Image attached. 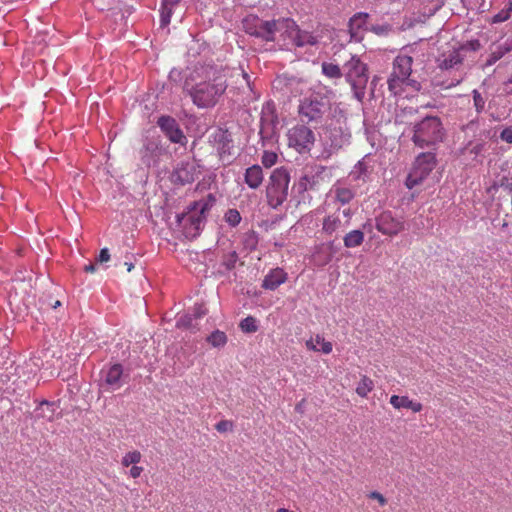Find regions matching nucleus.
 <instances>
[{
	"instance_id": "13d9d810",
	"label": "nucleus",
	"mask_w": 512,
	"mask_h": 512,
	"mask_svg": "<svg viewBox=\"0 0 512 512\" xmlns=\"http://www.w3.org/2000/svg\"><path fill=\"white\" fill-rule=\"evenodd\" d=\"M59 305H60V301H57V302L55 303V306H54V307H57V306H59Z\"/></svg>"
},
{
	"instance_id": "2f4dec72",
	"label": "nucleus",
	"mask_w": 512,
	"mask_h": 512,
	"mask_svg": "<svg viewBox=\"0 0 512 512\" xmlns=\"http://www.w3.org/2000/svg\"><path fill=\"white\" fill-rule=\"evenodd\" d=\"M239 327L244 333H255L258 330L257 320L252 316H248L241 320Z\"/></svg>"
},
{
	"instance_id": "473e14b6",
	"label": "nucleus",
	"mask_w": 512,
	"mask_h": 512,
	"mask_svg": "<svg viewBox=\"0 0 512 512\" xmlns=\"http://www.w3.org/2000/svg\"><path fill=\"white\" fill-rule=\"evenodd\" d=\"M278 155L272 151H264L261 157V163L264 167L270 168L276 164Z\"/></svg>"
},
{
	"instance_id": "3c124183",
	"label": "nucleus",
	"mask_w": 512,
	"mask_h": 512,
	"mask_svg": "<svg viewBox=\"0 0 512 512\" xmlns=\"http://www.w3.org/2000/svg\"><path fill=\"white\" fill-rule=\"evenodd\" d=\"M125 266L127 267V272H131L134 268V265L131 262H125Z\"/></svg>"
},
{
	"instance_id": "f03ea898",
	"label": "nucleus",
	"mask_w": 512,
	"mask_h": 512,
	"mask_svg": "<svg viewBox=\"0 0 512 512\" xmlns=\"http://www.w3.org/2000/svg\"><path fill=\"white\" fill-rule=\"evenodd\" d=\"M215 198L209 194L207 198L193 203L187 213L177 215V222L183 228L187 238H195L206 219V213L212 208Z\"/></svg>"
},
{
	"instance_id": "4be33fe9",
	"label": "nucleus",
	"mask_w": 512,
	"mask_h": 512,
	"mask_svg": "<svg viewBox=\"0 0 512 512\" xmlns=\"http://www.w3.org/2000/svg\"><path fill=\"white\" fill-rule=\"evenodd\" d=\"M438 61L440 69L449 70L461 65L463 62V56L459 50L454 49L449 51L447 54H443Z\"/></svg>"
},
{
	"instance_id": "6ab92c4d",
	"label": "nucleus",
	"mask_w": 512,
	"mask_h": 512,
	"mask_svg": "<svg viewBox=\"0 0 512 512\" xmlns=\"http://www.w3.org/2000/svg\"><path fill=\"white\" fill-rule=\"evenodd\" d=\"M348 226V221L343 222L339 214H331L324 218L322 230L328 235L343 230Z\"/></svg>"
},
{
	"instance_id": "f3484780",
	"label": "nucleus",
	"mask_w": 512,
	"mask_h": 512,
	"mask_svg": "<svg viewBox=\"0 0 512 512\" xmlns=\"http://www.w3.org/2000/svg\"><path fill=\"white\" fill-rule=\"evenodd\" d=\"M264 180V174L260 165H252L248 167L244 173V182L250 189H258Z\"/></svg>"
},
{
	"instance_id": "6e6552de",
	"label": "nucleus",
	"mask_w": 512,
	"mask_h": 512,
	"mask_svg": "<svg viewBox=\"0 0 512 512\" xmlns=\"http://www.w3.org/2000/svg\"><path fill=\"white\" fill-rule=\"evenodd\" d=\"M436 164L435 155L431 152L421 153L415 160L412 171L409 173L406 186L412 189L420 184L427 175L434 169Z\"/></svg>"
},
{
	"instance_id": "a211bd4d",
	"label": "nucleus",
	"mask_w": 512,
	"mask_h": 512,
	"mask_svg": "<svg viewBox=\"0 0 512 512\" xmlns=\"http://www.w3.org/2000/svg\"><path fill=\"white\" fill-rule=\"evenodd\" d=\"M305 346L310 351L321 352L323 354H330L333 350V344L327 341L321 334L311 336L306 340Z\"/></svg>"
},
{
	"instance_id": "cd10ccee",
	"label": "nucleus",
	"mask_w": 512,
	"mask_h": 512,
	"mask_svg": "<svg viewBox=\"0 0 512 512\" xmlns=\"http://www.w3.org/2000/svg\"><path fill=\"white\" fill-rule=\"evenodd\" d=\"M206 341L215 348H221L227 344L228 338L225 332L215 330L206 338Z\"/></svg>"
},
{
	"instance_id": "412c9836",
	"label": "nucleus",
	"mask_w": 512,
	"mask_h": 512,
	"mask_svg": "<svg viewBox=\"0 0 512 512\" xmlns=\"http://www.w3.org/2000/svg\"><path fill=\"white\" fill-rule=\"evenodd\" d=\"M390 404L395 409L406 408L412 410L415 413L420 412L423 408L420 402L410 400L407 396L392 395L390 397Z\"/></svg>"
},
{
	"instance_id": "de8ad7c7",
	"label": "nucleus",
	"mask_w": 512,
	"mask_h": 512,
	"mask_svg": "<svg viewBox=\"0 0 512 512\" xmlns=\"http://www.w3.org/2000/svg\"><path fill=\"white\" fill-rule=\"evenodd\" d=\"M84 271L87 273H94L96 271V265L93 263L85 265Z\"/></svg>"
},
{
	"instance_id": "c03bdc74",
	"label": "nucleus",
	"mask_w": 512,
	"mask_h": 512,
	"mask_svg": "<svg viewBox=\"0 0 512 512\" xmlns=\"http://www.w3.org/2000/svg\"><path fill=\"white\" fill-rule=\"evenodd\" d=\"M508 18H509V12L501 11L498 14L494 15L493 23H501V22L506 21Z\"/></svg>"
},
{
	"instance_id": "8fccbe9b",
	"label": "nucleus",
	"mask_w": 512,
	"mask_h": 512,
	"mask_svg": "<svg viewBox=\"0 0 512 512\" xmlns=\"http://www.w3.org/2000/svg\"><path fill=\"white\" fill-rule=\"evenodd\" d=\"M239 75L243 78V80L246 82V84H249V76L247 73H245L243 70L241 71V73H239Z\"/></svg>"
},
{
	"instance_id": "5fc2aeb1",
	"label": "nucleus",
	"mask_w": 512,
	"mask_h": 512,
	"mask_svg": "<svg viewBox=\"0 0 512 512\" xmlns=\"http://www.w3.org/2000/svg\"><path fill=\"white\" fill-rule=\"evenodd\" d=\"M296 411H300L301 409V404H297L296 407H295Z\"/></svg>"
},
{
	"instance_id": "2eb2a0df",
	"label": "nucleus",
	"mask_w": 512,
	"mask_h": 512,
	"mask_svg": "<svg viewBox=\"0 0 512 512\" xmlns=\"http://www.w3.org/2000/svg\"><path fill=\"white\" fill-rule=\"evenodd\" d=\"M368 19L369 14L365 12L356 13L350 18L349 32L352 40L359 42L363 39V31L369 30Z\"/></svg>"
},
{
	"instance_id": "5701e85b",
	"label": "nucleus",
	"mask_w": 512,
	"mask_h": 512,
	"mask_svg": "<svg viewBox=\"0 0 512 512\" xmlns=\"http://www.w3.org/2000/svg\"><path fill=\"white\" fill-rule=\"evenodd\" d=\"M56 409V404L48 401L41 402L38 407V410L40 411L39 415L49 422H53L61 417V414L57 413Z\"/></svg>"
},
{
	"instance_id": "c756f323",
	"label": "nucleus",
	"mask_w": 512,
	"mask_h": 512,
	"mask_svg": "<svg viewBox=\"0 0 512 512\" xmlns=\"http://www.w3.org/2000/svg\"><path fill=\"white\" fill-rule=\"evenodd\" d=\"M142 459V454L138 450H132L127 452L121 460L123 467H129L130 465L138 464Z\"/></svg>"
},
{
	"instance_id": "864d4df0",
	"label": "nucleus",
	"mask_w": 512,
	"mask_h": 512,
	"mask_svg": "<svg viewBox=\"0 0 512 512\" xmlns=\"http://www.w3.org/2000/svg\"><path fill=\"white\" fill-rule=\"evenodd\" d=\"M231 257L233 258V263L231 266H234V263L236 262V254L235 252L231 255Z\"/></svg>"
},
{
	"instance_id": "39448f33",
	"label": "nucleus",
	"mask_w": 512,
	"mask_h": 512,
	"mask_svg": "<svg viewBox=\"0 0 512 512\" xmlns=\"http://www.w3.org/2000/svg\"><path fill=\"white\" fill-rule=\"evenodd\" d=\"M343 69L346 81L351 85L355 97L362 100L369 78L366 64L358 57L352 56L344 64Z\"/></svg>"
},
{
	"instance_id": "423d86ee",
	"label": "nucleus",
	"mask_w": 512,
	"mask_h": 512,
	"mask_svg": "<svg viewBox=\"0 0 512 512\" xmlns=\"http://www.w3.org/2000/svg\"><path fill=\"white\" fill-rule=\"evenodd\" d=\"M413 58L406 54H399L393 61L392 72L388 78V89L394 95L401 92L402 85L410 84Z\"/></svg>"
},
{
	"instance_id": "7c9ffc66",
	"label": "nucleus",
	"mask_w": 512,
	"mask_h": 512,
	"mask_svg": "<svg viewBox=\"0 0 512 512\" xmlns=\"http://www.w3.org/2000/svg\"><path fill=\"white\" fill-rule=\"evenodd\" d=\"M335 196L341 204H347L354 198V192L345 187H338L335 189Z\"/></svg>"
},
{
	"instance_id": "79ce46f5",
	"label": "nucleus",
	"mask_w": 512,
	"mask_h": 512,
	"mask_svg": "<svg viewBox=\"0 0 512 512\" xmlns=\"http://www.w3.org/2000/svg\"><path fill=\"white\" fill-rule=\"evenodd\" d=\"M500 138L503 141L511 144L512 143V126L506 127L505 129H503L500 134Z\"/></svg>"
},
{
	"instance_id": "ea45409f",
	"label": "nucleus",
	"mask_w": 512,
	"mask_h": 512,
	"mask_svg": "<svg viewBox=\"0 0 512 512\" xmlns=\"http://www.w3.org/2000/svg\"><path fill=\"white\" fill-rule=\"evenodd\" d=\"M207 314V309L202 304H196L193 309V314L191 316L193 319L201 318Z\"/></svg>"
},
{
	"instance_id": "09e8293b",
	"label": "nucleus",
	"mask_w": 512,
	"mask_h": 512,
	"mask_svg": "<svg viewBox=\"0 0 512 512\" xmlns=\"http://www.w3.org/2000/svg\"><path fill=\"white\" fill-rule=\"evenodd\" d=\"M342 213H343L344 217L346 218L345 221L349 222L350 217H351V210L349 208H346V209L343 210Z\"/></svg>"
},
{
	"instance_id": "f257e3e1",
	"label": "nucleus",
	"mask_w": 512,
	"mask_h": 512,
	"mask_svg": "<svg viewBox=\"0 0 512 512\" xmlns=\"http://www.w3.org/2000/svg\"><path fill=\"white\" fill-rule=\"evenodd\" d=\"M196 73L199 80L191 87L186 82L184 91L188 93L193 104L198 108H212L218 103L228 87L227 70L207 66L201 67Z\"/></svg>"
},
{
	"instance_id": "393cba45",
	"label": "nucleus",
	"mask_w": 512,
	"mask_h": 512,
	"mask_svg": "<svg viewBox=\"0 0 512 512\" xmlns=\"http://www.w3.org/2000/svg\"><path fill=\"white\" fill-rule=\"evenodd\" d=\"M374 387V381L370 377L367 375H361L355 391L358 396L367 398L369 393L373 391Z\"/></svg>"
},
{
	"instance_id": "e433bc0d",
	"label": "nucleus",
	"mask_w": 512,
	"mask_h": 512,
	"mask_svg": "<svg viewBox=\"0 0 512 512\" xmlns=\"http://www.w3.org/2000/svg\"><path fill=\"white\" fill-rule=\"evenodd\" d=\"M286 86L291 90V92H297V93H301L302 92V89H297L298 86H303L305 84V82L301 79H296V78H288L286 79Z\"/></svg>"
},
{
	"instance_id": "aec40b11",
	"label": "nucleus",
	"mask_w": 512,
	"mask_h": 512,
	"mask_svg": "<svg viewBox=\"0 0 512 512\" xmlns=\"http://www.w3.org/2000/svg\"><path fill=\"white\" fill-rule=\"evenodd\" d=\"M284 21H293V20L290 18H280L278 20H271V23L274 24L271 27V30H272V41L271 42L277 40V37H276L277 33H279V36L284 41V45H289L293 41L294 35L288 29L281 27L283 25L281 22H284Z\"/></svg>"
},
{
	"instance_id": "9b49d317",
	"label": "nucleus",
	"mask_w": 512,
	"mask_h": 512,
	"mask_svg": "<svg viewBox=\"0 0 512 512\" xmlns=\"http://www.w3.org/2000/svg\"><path fill=\"white\" fill-rule=\"evenodd\" d=\"M273 25L271 21H264L256 16H248L243 21V27L248 34L261 38L266 42L272 41L271 27Z\"/></svg>"
},
{
	"instance_id": "0eeeda50",
	"label": "nucleus",
	"mask_w": 512,
	"mask_h": 512,
	"mask_svg": "<svg viewBox=\"0 0 512 512\" xmlns=\"http://www.w3.org/2000/svg\"><path fill=\"white\" fill-rule=\"evenodd\" d=\"M329 108V98L320 93H312L304 98L298 107V112L302 120L309 122L320 121Z\"/></svg>"
},
{
	"instance_id": "4d7b16f0",
	"label": "nucleus",
	"mask_w": 512,
	"mask_h": 512,
	"mask_svg": "<svg viewBox=\"0 0 512 512\" xmlns=\"http://www.w3.org/2000/svg\"><path fill=\"white\" fill-rule=\"evenodd\" d=\"M145 157H146V156H145V155H143V161H144V163L149 164V161L145 160Z\"/></svg>"
},
{
	"instance_id": "9d476101",
	"label": "nucleus",
	"mask_w": 512,
	"mask_h": 512,
	"mask_svg": "<svg viewBox=\"0 0 512 512\" xmlns=\"http://www.w3.org/2000/svg\"><path fill=\"white\" fill-rule=\"evenodd\" d=\"M375 228L384 236L395 237L405 230V220L391 211H383L375 218Z\"/></svg>"
},
{
	"instance_id": "c9c22d12",
	"label": "nucleus",
	"mask_w": 512,
	"mask_h": 512,
	"mask_svg": "<svg viewBox=\"0 0 512 512\" xmlns=\"http://www.w3.org/2000/svg\"><path fill=\"white\" fill-rule=\"evenodd\" d=\"M474 107L478 113L482 112L485 107V99L478 90H473Z\"/></svg>"
},
{
	"instance_id": "4c0bfd02",
	"label": "nucleus",
	"mask_w": 512,
	"mask_h": 512,
	"mask_svg": "<svg viewBox=\"0 0 512 512\" xmlns=\"http://www.w3.org/2000/svg\"><path fill=\"white\" fill-rule=\"evenodd\" d=\"M192 321H193V317L190 314H186V315L181 316L177 320L176 326L179 328L189 329V328L193 327Z\"/></svg>"
},
{
	"instance_id": "1a4fd4ad",
	"label": "nucleus",
	"mask_w": 512,
	"mask_h": 512,
	"mask_svg": "<svg viewBox=\"0 0 512 512\" xmlns=\"http://www.w3.org/2000/svg\"><path fill=\"white\" fill-rule=\"evenodd\" d=\"M288 144L297 152H309L315 142L314 132L305 125H296L288 130Z\"/></svg>"
},
{
	"instance_id": "bb28decb",
	"label": "nucleus",
	"mask_w": 512,
	"mask_h": 512,
	"mask_svg": "<svg viewBox=\"0 0 512 512\" xmlns=\"http://www.w3.org/2000/svg\"><path fill=\"white\" fill-rule=\"evenodd\" d=\"M364 241V233L361 230H352L348 232L344 238V246L347 248H355L360 246Z\"/></svg>"
},
{
	"instance_id": "a878e982",
	"label": "nucleus",
	"mask_w": 512,
	"mask_h": 512,
	"mask_svg": "<svg viewBox=\"0 0 512 512\" xmlns=\"http://www.w3.org/2000/svg\"><path fill=\"white\" fill-rule=\"evenodd\" d=\"M180 1L181 0H162L161 24L163 26H166L170 23L173 9Z\"/></svg>"
},
{
	"instance_id": "6e6d98bb",
	"label": "nucleus",
	"mask_w": 512,
	"mask_h": 512,
	"mask_svg": "<svg viewBox=\"0 0 512 512\" xmlns=\"http://www.w3.org/2000/svg\"><path fill=\"white\" fill-rule=\"evenodd\" d=\"M229 263H233V259H232V260H229ZM231 265H232V264H228V265H227V267H228V268H231V267H232Z\"/></svg>"
},
{
	"instance_id": "dca6fc26",
	"label": "nucleus",
	"mask_w": 512,
	"mask_h": 512,
	"mask_svg": "<svg viewBox=\"0 0 512 512\" xmlns=\"http://www.w3.org/2000/svg\"><path fill=\"white\" fill-rule=\"evenodd\" d=\"M286 280L287 273L282 268H274L264 277L262 287L267 290H275Z\"/></svg>"
},
{
	"instance_id": "f704fd0d",
	"label": "nucleus",
	"mask_w": 512,
	"mask_h": 512,
	"mask_svg": "<svg viewBox=\"0 0 512 512\" xmlns=\"http://www.w3.org/2000/svg\"><path fill=\"white\" fill-rule=\"evenodd\" d=\"M369 30L378 36H387L392 31V27L389 24H377L371 25Z\"/></svg>"
},
{
	"instance_id": "603ef678",
	"label": "nucleus",
	"mask_w": 512,
	"mask_h": 512,
	"mask_svg": "<svg viewBox=\"0 0 512 512\" xmlns=\"http://www.w3.org/2000/svg\"><path fill=\"white\" fill-rule=\"evenodd\" d=\"M276 512H294V511H291V510L286 509V508H279V509H277Z\"/></svg>"
},
{
	"instance_id": "58836bf2",
	"label": "nucleus",
	"mask_w": 512,
	"mask_h": 512,
	"mask_svg": "<svg viewBox=\"0 0 512 512\" xmlns=\"http://www.w3.org/2000/svg\"><path fill=\"white\" fill-rule=\"evenodd\" d=\"M215 428L218 432L224 433L232 430L233 423L229 420H221L216 424Z\"/></svg>"
},
{
	"instance_id": "f8f14e48",
	"label": "nucleus",
	"mask_w": 512,
	"mask_h": 512,
	"mask_svg": "<svg viewBox=\"0 0 512 512\" xmlns=\"http://www.w3.org/2000/svg\"><path fill=\"white\" fill-rule=\"evenodd\" d=\"M157 125L172 143L186 145L187 138L173 117L161 116L157 120Z\"/></svg>"
},
{
	"instance_id": "4468645a",
	"label": "nucleus",
	"mask_w": 512,
	"mask_h": 512,
	"mask_svg": "<svg viewBox=\"0 0 512 512\" xmlns=\"http://www.w3.org/2000/svg\"><path fill=\"white\" fill-rule=\"evenodd\" d=\"M282 28L288 29L293 35L294 39L291 42L292 45L302 47L304 45L316 44V38L309 32L301 31L295 21H284L281 22Z\"/></svg>"
},
{
	"instance_id": "b1692460",
	"label": "nucleus",
	"mask_w": 512,
	"mask_h": 512,
	"mask_svg": "<svg viewBox=\"0 0 512 512\" xmlns=\"http://www.w3.org/2000/svg\"><path fill=\"white\" fill-rule=\"evenodd\" d=\"M122 374V366L120 364H114L108 369L105 382L111 386L112 389H117L121 386L120 379Z\"/></svg>"
},
{
	"instance_id": "49530a36",
	"label": "nucleus",
	"mask_w": 512,
	"mask_h": 512,
	"mask_svg": "<svg viewBox=\"0 0 512 512\" xmlns=\"http://www.w3.org/2000/svg\"><path fill=\"white\" fill-rule=\"evenodd\" d=\"M143 467H140V466H137L136 465H133L129 471V475L130 477H132L133 479H136L138 477L141 476L142 472H143Z\"/></svg>"
},
{
	"instance_id": "72a5a7b5",
	"label": "nucleus",
	"mask_w": 512,
	"mask_h": 512,
	"mask_svg": "<svg viewBox=\"0 0 512 512\" xmlns=\"http://www.w3.org/2000/svg\"><path fill=\"white\" fill-rule=\"evenodd\" d=\"M224 218L225 221L233 227L237 226L241 221V215L237 209H229L225 213Z\"/></svg>"
},
{
	"instance_id": "7ed1b4c3",
	"label": "nucleus",
	"mask_w": 512,
	"mask_h": 512,
	"mask_svg": "<svg viewBox=\"0 0 512 512\" xmlns=\"http://www.w3.org/2000/svg\"><path fill=\"white\" fill-rule=\"evenodd\" d=\"M445 132L437 116H427L414 126L413 142L420 148L434 146L441 142Z\"/></svg>"
},
{
	"instance_id": "ddd939ff",
	"label": "nucleus",
	"mask_w": 512,
	"mask_h": 512,
	"mask_svg": "<svg viewBox=\"0 0 512 512\" xmlns=\"http://www.w3.org/2000/svg\"><path fill=\"white\" fill-rule=\"evenodd\" d=\"M327 117L325 126L327 129L339 130L343 132V126L346 124V113L339 103H331L329 101V108L327 109Z\"/></svg>"
},
{
	"instance_id": "a18cd8bd",
	"label": "nucleus",
	"mask_w": 512,
	"mask_h": 512,
	"mask_svg": "<svg viewBox=\"0 0 512 512\" xmlns=\"http://www.w3.org/2000/svg\"><path fill=\"white\" fill-rule=\"evenodd\" d=\"M109 260H110L109 250L107 248L101 249L99 256L97 258V262L104 263V262H108Z\"/></svg>"
},
{
	"instance_id": "c85d7f7f",
	"label": "nucleus",
	"mask_w": 512,
	"mask_h": 512,
	"mask_svg": "<svg viewBox=\"0 0 512 512\" xmlns=\"http://www.w3.org/2000/svg\"><path fill=\"white\" fill-rule=\"evenodd\" d=\"M321 68H322L323 74L325 76H327L328 78L337 79L342 76L341 69H340L339 65H337V64L324 62V63H322Z\"/></svg>"
},
{
	"instance_id": "20e7f679",
	"label": "nucleus",
	"mask_w": 512,
	"mask_h": 512,
	"mask_svg": "<svg viewBox=\"0 0 512 512\" xmlns=\"http://www.w3.org/2000/svg\"><path fill=\"white\" fill-rule=\"evenodd\" d=\"M289 183L290 174L285 167L273 170L266 188L267 202L272 208H277L286 201Z\"/></svg>"
},
{
	"instance_id": "37998d69",
	"label": "nucleus",
	"mask_w": 512,
	"mask_h": 512,
	"mask_svg": "<svg viewBox=\"0 0 512 512\" xmlns=\"http://www.w3.org/2000/svg\"><path fill=\"white\" fill-rule=\"evenodd\" d=\"M369 497H370L371 499H375V500H377V501H378V503L380 504V506H385V505H386V503H387L386 498H385L381 493H379V492H377V491H373V492H371V493H370V495H369Z\"/></svg>"
},
{
	"instance_id": "a19ab883",
	"label": "nucleus",
	"mask_w": 512,
	"mask_h": 512,
	"mask_svg": "<svg viewBox=\"0 0 512 512\" xmlns=\"http://www.w3.org/2000/svg\"><path fill=\"white\" fill-rule=\"evenodd\" d=\"M299 186L302 188L303 191H306L308 189L313 188V183L311 182V178L308 175H304L299 180Z\"/></svg>"
}]
</instances>
